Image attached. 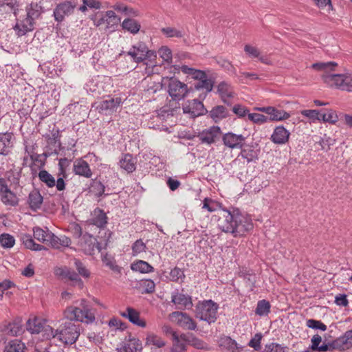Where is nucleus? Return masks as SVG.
Returning a JSON list of instances; mask_svg holds the SVG:
<instances>
[{"label":"nucleus","instance_id":"64","mask_svg":"<svg viewBox=\"0 0 352 352\" xmlns=\"http://www.w3.org/2000/svg\"><path fill=\"white\" fill-rule=\"evenodd\" d=\"M105 18L106 19H108L107 21L108 25H109L111 23L114 24L118 23L120 20V19L116 16V13L113 10L107 11L105 14Z\"/></svg>","mask_w":352,"mask_h":352},{"label":"nucleus","instance_id":"14","mask_svg":"<svg viewBox=\"0 0 352 352\" xmlns=\"http://www.w3.org/2000/svg\"><path fill=\"white\" fill-rule=\"evenodd\" d=\"M56 274L60 276L63 278L67 279L72 282L73 286H76L79 289H82L84 283L78 274L69 267H64L58 268L56 270Z\"/></svg>","mask_w":352,"mask_h":352},{"label":"nucleus","instance_id":"47","mask_svg":"<svg viewBox=\"0 0 352 352\" xmlns=\"http://www.w3.org/2000/svg\"><path fill=\"white\" fill-rule=\"evenodd\" d=\"M146 344L148 345H154L157 348H162L165 346V342L160 336L153 333L147 335Z\"/></svg>","mask_w":352,"mask_h":352},{"label":"nucleus","instance_id":"27","mask_svg":"<svg viewBox=\"0 0 352 352\" xmlns=\"http://www.w3.org/2000/svg\"><path fill=\"white\" fill-rule=\"evenodd\" d=\"M43 201V197L36 190L31 191L28 195V203L30 209L36 211L40 209Z\"/></svg>","mask_w":352,"mask_h":352},{"label":"nucleus","instance_id":"9","mask_svg":"<svg viewBox=\"0 0 352 352\" xmlns=\"http://www.w3.org/2000/svg\"><path fill=\"white\" fill-rule=\"evenodd\" d=\"M170 318L183 329L192 331L197 328L196 322L186 312L174 311L170 314Z\"/></svg>","mask_w":352,"mask_h":352},{"label":"nucleus","instance_id":"59","mask_svg":"<svg viewBox=\"0 0 352 352\" xmlns=\"http://www.w3.org/2000/svg\"><path fill=\"white\" fill-rule=\"evenodd\" d=\"M244 51L250 58H258L261 55L260 51L257 47L248 44L244 46Z\"/></svg>","mask_w":352,"mask_h":352},{"label":"nucleus","instance_id":"15","mask_svg":"<svg viewBox=\"0 0 352 352\" xmlns=\"http://www.w3.org/2000/svg\"><path fill=\"white\" fill-rule=\"evenodd\" d=\"M245 138L243 135H237L232 132L225 133L222 136L223 144L231 149L242 148L244 146Z\"/></svg>","mask_w":352,"mask_h":352},{"label":"nucleus","instance_id":"43","mask_svg":"<svg viewBox=\"0 0 352 352\" xmlns=\"http://www.w3.org/2000/svg\"><path fill=\"white\" fill-rule=\"evenodd\" d=\"M39 179L49 188L56 186L55 178L45 170H41L38 173Z\"/></svg>","mask_w":352,"mask_h":352},{"label":"nucleus","instance_id":"31","mask_svg":"<svg viewBox=\"0 0 352 352\" xmlns=\"http://www.w3.org/2000/svg\"><path fill=\"white\" fill-rule=\"evenodd\" d=\"M119 164L121 168L125 170L129 173H133L136 168V162L132 155L129 153L123 155L120 160Z\"/></svg>","mask_w":352,"mask_h":352},{"label":"nucleus","instance_id":"28","mask_svg":"<svg viewBox=\"0 0 352 352\" xmlns=\"http://www.w3.org/2000/svg\"><path fill=\"white\" fill-rule=\"evenodd\" d=\"M241 151L239 155V157H241L247 160L248 163L255 162L258 159V154L260 151L255 149L253 146H247L241 148Z\"/></svg>","mask_w":352,"mask_h":352},{"label":"nucleus","instance_id":"35","mask_svg":"<svg viewBox=\"0 0 352 352\" xmlns=\"http://www.w3.org/2000/svg\"><path fill=\"white\" fill-rule=\"evenodd\" d=\"M26 15L35 22L43 12L42 6L37 3H32L26 7Z\"/></svg>","mask_w":352,"mask_h":352},{"label":"nucleus","instance_id":"21","mask_svg":"<svg viewBox=\"0 0 352 352\" xmlns=\"http://www.w3.org/2000/svg\"><path fill=\"white\" fill-rule=\"evenodd\" d=\"M120 315L135 325L142 328L146 326V321L140 317V312L131 307H128L126 311L121 313Z\"/></svg>","mask_w":352,"mask_h":352},{"label":"nucleus","instance_id":"20","mask_svg":"<svg viewBox=\"0 0 352 352\" xmlns=\"http://www.w3.org/2000/svg\"><path fill=\"white\" fill-rule=\"evenodd\" d=\"M73 173L85 178H91L93 173L88 162L81 158L77 159L73 164Z\"/></svg>","mask_w":352,"mask_h":352},{"label":"nucleus","instance_id":"46","mask_svg":"<svg viewBox=\"0 0 352 352\" xmlns=\"http://www.w3.org/2000/svg\"><path fill=\"white\" fill-rule=\"evenodd\" d=\"M271 305L269 301L261 300L257 302L255 314L258 316H266L270 312Z\"/></svg>","mask_w":352,"mask_h":352},{"label":"nucleus","instance_id":"12","mask_svg":"<svg viewBox=\"0 0 352 352\" xmlns=\"http://www.w3.org/2000/svg\"><path fill=\"white\" fill-rule=\"evenodd\" d=\"M221 133L222 132L219 126H212L199 132L197 137L202 144L210 145L215 143L219 139Z\"/></svg>","mask_w":352,"mask_h":352},{"label":"nucleus","instance_id":"55","mask_svg":"<svg viewBox=\"0 0 352 352\" xmlns=\"http://www.w3.org/2000/svg\"><path fill=\"white\" fill-rule=\"evenodd\" d=\"M248 119L258 124H262L268 122V117L256 113H248Z\"/></svg>","mask_w":352,"mask_h":352},{"label":"nucleus","instance_id":"5","mask_svg":"<svg viewBox=\"0 0 352 352\" xmlns=\"http://www.w3.org/2000/svg\"><path fill=\"white\" fill-rule=\"evenodd\" d=\"M321 78L330 88L352 92V74L327 73L322 74Z\"/></svg>","mask_w":352,"mask_h":352},{"label":"nucleus","instance_id":"54","mask_svg":"<svg viewBox=\"0 0 352 352\" xmlns=\"http://www.w3.org/2000/svg\"><path fill=\"white\" fill-rule=\"evenodd\" d=\"M140 284L144 289L143 293L152 294L155 292V284L153 280L150 279L142 280Z\"/></svg>","mask_w":352,"mask_h":352},{"label":"nucleus","instance_id":"60","mask_svg":"<svg viewBox=\"0 0 352 352\" xmlns=\"http://www.w3.org/2000/svg\"><path fill=\"white\" fill-rule=\"evenodd\" d=\"M331 348H332V349H339L340 351L349 349L348 346H346L342 336H341L331 342Z\"/></svg>","mask_w":352,"mask_h":352},{"label":"nucleus","instance_id":"11","mask_svg":"<svg viewBox=\"0 0 352 352\" xmlns=\"http://www.w3.org/2000/svg\"><path fill=\"white\" fill-rule=\"evenodd\" d=\"M122 102L121 98H111L108 100H102L98 104L94 103L92 107H95L100 113L107 115L116 111Z\"/></svg>","mask_w":352,"mask_h":352},{"label":"nucleus","instance_id":"61","mask_svg":"<svg viewBox=\"0 0 352 352\" xmlns=\"http://www.w3.org/2000/svg\"><path fill=\"white\" fill-rule=\"evenodd\" d=\"M266 352H285V348L278 343H270L265 346Z\"/></svg>","mask_w":352,"mask_h":352},{"label":"nucleus","instance_id":"25","mask_svg":"<svg viewBox=\"0 0 352 352\" xmlns=\"http://www.w3.org/2000/svg\"><path fill=\"white\" fill-rule=\"evenodd\" d=\"M142 349V342L135 338H131L125 342L120 349H117L118 352H141Z\"/></svg>","mask_w":352,"mask_h":352},{"label":"nucleus","instance_id":"1","mask_svg":"<svg viewBox=\"0 0 352 352\" xmlns=\"http://www.w3.org/2000/svg\"><path fill=\"white\" fill-rule=\"evenodd\" d=\"M218 228L234 237L243 236L253 229L252 219L238 208L223 209L217 220Z\"/></svg>","mask_w":352,"mask_h":352},{"label":"nucleus","instance_id":"17","mask_svg":"<svg viewBox=\"0 0 352 352\" xmlns=\"http://www.w3.org/2000/svg\"><path fill=\"white\" fill-rule=\"evenodd\" d=\"M171 302L174 303L178 309H190L193 306L190 296L179 292L172 293Z\"/></svg>","mask_w":352,"mask_h":352},{"label":"nucleus","instance_id":"56","mask_svg":"<svg viewBox=\"0 0 352 352\" xmlns=\"http://www.w3.org/2000/svg\"><path fill=\"white\" fill-rule=\"evenodd\" d=\"M263 338L261 333H256L254 337L250 340L248 346L253 348L256 351H259L261 348V342Z\"/></svg>","mask_w":352,"mask_h":352},{"label":"nucleus","instance_id":"38","mask_svg":"<svg viewBox=\"0 0 352 352\" xmlns=\"http://www.w3.org/2000/svg\"><path fill=\"white\" fill-rule=\"evenodd\" d=\"M25 348V344L21 340L14 339L8 342L4 352H24Z\"/></svg>","mask_w":352,"mask_h":352},{"label":"nucleus","instance_id":"16","mask_svg":"<svg viewBox=\"0 0 352 352\" xmlns=\"http://www.w3.org/2000/svg\"><path fill=\"white\" fill-rule=\"evenodd\" d=\"M106 188L109 189V185L107 184L105 185L104 182L96 178L91 179L87 190L89 194L94 195L96 198L100 199L109 195V193H105Z\"/></svg>","mask_w":352,"mask_h":352},{"label":"nucleus","instance_id":"2","mask_svg":"<svg viewBox=\"0 0 352 352\" xmlns=\"http://www.w3.org/2000/svg\"><path fill=\"white\" fill-rule=\"evenodd\" d=\"M47 338H57L65 345H72L78 340L80 334V325L68 320L63 322L58 329L47 327L45 329Z\"/></svg>","mask_w":352,"mask_h":352},{"label":"nucleus","instance_id":"52","mask_svg":"<svg viewBox=\"0 0 352 352\" xmlns=\"http://www.w3.org/2000/svg\"><path fill=\"white\" fill-rule=\"evenodd\" d=\"M160 56L167 63H171L173 56L171 50L167 46H162L158 50Z\"/></svg>","mask_w":352,"mask_h":352},{"label":"nucleus","instance_id":"49","mask_svg":"<svg viewBox=\"0 0 352 352\" xmlns=\"http://www.w3.org/2000/svg\"><path fill=\"white\" fill-rule=\"evenodd\" d=\"M320 118V121L324 122H329L331 124L336 123L338 120L336 111H333L332 109H328L327 110L326 113H321V116Z\"/></svg>","mask_w":352,"mask_h":352},{"label":"nucleus","instance_id":"34","mask_svg":"<svg viewBox=\"0 0 352 352\" xmlns=\"http://www.w3.org/2000/svg\"><path fill=\"white\" fill-rule=\"evenodd\" d=\"M228 116V111L223 105H217L212 109L210 111V117L214 121L218 122L219 120L226 118Z\"/></svg>","mask_w":352,"mask_h":352},{"label":"nucleus","instance_id":"26","mask_svg":"<svg viewBox=\"0 0 352 352\" xmlns=\"http://www.w3.org/2000/svg\"><path fill=\"white\" fill-rule=\"evenodd\" d=\"M72 243V240L65 235L58 236L52 232L50 246L54 249H60L61 248H69Z\"/></svg>","mask_w":352,"mask_h":352},{"label":"nucleus","instance_id":"8","mask_svg":"<svg viewBox=\"0 0 352 352\" xmlns=\"http://www.w3.org/2000/svg\"><path fill=\"white\" fill-rule=\"evenodd\" d=\"M168 92L173 100L183 99L188 93L187 85L175 78H170L168 83Z\"/></svg>","mask_w":352,"mask_h":352},{"label":"nucleus","instance_id":"19","mask_svg":"<svg viewBox=\"0 0 352 352\" xmlns=\"http://www.w3.org/2000/svg\"><path fill=\"white\" fill-rule=\"evenodd\" d=\"M71 160L67 158H61L58 161V173L56 180V189L58 191H63L65 189L66 184L64 178L66 177V168L69 166Z\"/></svg>","mask_w":352,"mask_h":352},{"label":"nucleus","instance_id":"22","mask_svg":"<svg viewBox=\"0 0 352 352\" xmlns=\"http://www.w3.org/2000/svg\"><path fill=\"white\" fill-rule=\"evenodd\" d=\"M290 133L283 126H276L271 135V141L276 144H284L289 140Z\"/></svg>","mask_w":352,"mask_h":352},{"label":"nucleus","instance_id":"50","mask_svg":"<svg viewBox=\"0 0 352 352\" xmlns=\"http://www.w3.org/2000/svg\"><path fill=\"white\" fill-rule=\"evenodd\" d=\"M184 278L185 275L182 269L175 267L171 270L170 272V279L171 281L182 283L184 281Z\"/></svg>","mask_w":352,"mask_h":352},{"label":"nucleus","instance_id":"57","mask_svg":"<svg viewBox=\"0 0 352 352\" xmlns=\"http://www.w3.org/2000/svg\"><path fill=\"white\" fill-rule=\"evenodd\" d=\"M162 32L167 37L182 38L183 36L182 32L175 28H163Z\"/></svg>","mask_w":352,"mask_h":352},{"label":"nucleus","instance_id":"42","mask_svg":"<svg viewBox=\"0 0 352 352\" xmlns=\"http://www.w3.org/2000/svg\"><path fill=\"white\" fill-rule=\"evenodd\" d=\"M1 200L6 206H15L19 204L17 196L10 190L1 195Z\"/></svg>","mask_w":352,"mask_h":352},{"label":"nucleus","instance_id":"24","mask_svg":"<svg viewBox=\"0 0 352 352\" xmlns=\"http://www.w3.org/2000/svg\"><path fill=\"white\" fill-rule=\"evenodd\" d=\"M14 135L10 132L0 133V155H6L13 146Z\"/></svg>","mask_w":352,"mask_h":352},{"label":"nucleus","instance_id":"63","mask_svg":"<svg viewBox=\"0 0 352 352\" xmlns=\"http://www.w3.org/2000/svg\"><path fill=\"white\" fill-rule=\"evenodd\" d=\"M146 245L144 242L141 240H137L132 246V250L134 254H139L145 250Z\"/></svg>","mask_w":352,"mask_h":352},{"label":"nucleus","instance_id":"23","mask_svg":"<svg viewBox=\"0 0 352 352\" xmlns=\"http://www.w3.org/2000/svg\"><path fill=\"white\" fill-rule=\"evenodd\" d=\"M74 6L70 1H65L58 4L54 10V16L56 21L61 22L63 21L65 16L72 12Z\"/></svg>","mask_w":352,"mask_h":352},{"label":"nucleus","instance_id":"32","mask_svg":"<svg viewBox=\"0 0 352 352\" xmlns=\"http://www.w3.org/2000/svg\"><path fill=\"white\" fill-rule=\"evenodd\" d=\"M217 92L224 103L227 102V98H232L234 94L231 85L225 81L218 85Z\"/></svg>","mask_w":352,"mask_h":352},{"label":"nucleus","instance_id":"36","mask_svg":"<svg viewBox=\"0 0 352 352\" xmlns=\"http://www.w3.org/2000/svg\"><path fill=\"white\" fill-rule=\"evenodd\" d=\"M122 27L130 33L135 34L140 31L141 25L138 21L133 19H126L123 21Z\"/></svg>","mask_w":352,"mask_h":352},{"label":"nucleus","instance_id":"37","mask_svg":"<svg viewBox=\"0 0 352 352\" xmlns=\"http://www.w3.org/2000/svg\"><path fill=\"white\" fill-rule=\"evenodd\" d=\"M131 269L133 271L139 272L140 273H149L154 271V268L147 262L140 260L131 265Z\"/></svg>","mask_w":352,"mask_h":352},{"label":"nucleus","instance_id":"3","mask_svg":"<svg viewBox=\"0 0 352 352\" xmlns=\"http://www.w3.org/2000/svg\"><path fill=\"white\" fill-rule=\"evenodd\" d=\"M64 316L66 319L78 321L86 324H91L96 320L94 309L87 302L82 299L78 306H69L64 311Z\"/></svg>","mask_w":352,"mask_h":352},{"label":"nucleus","instance_id":"44","mask_svg":"<svg viewBox=\"0 0 352 352\" xmlns=\"http://www.w3.org/2000/svg\"><path fill=\"white\" fill-rule=\"evenodd\" d=\"M74 266L78 272V276H82L85 279H88L91 276L90 271L87 268L85 265L79 259L74 258Z\"/></svg>","mask_w":352,"mask_h":352},{"label":"nucleus","instance_id":"18","mask_svg":"<svg viewBox=\"0 0 352 352\" xmlns=\"http://www.w3.org/2000/svg\"><path fill=\"white\" fill-rule=\"evenodd\" d=\"M35 22L26 15L23 19H17L16 23L13 28L18 36L25 35L28 32L34 29Z\"/></svg>","mask_w":352,"mask_h":352},{"label":"nucleus","instance_id":"45","mask_svg":"<svg viewBox=\"0 0 352 352\" xmlns=\"http://www.w3.org/2000/svg\"><path fill=\"white\" fill-rule=\"evenodd\" d=\"M337 66V63L335 62H327V63H316L312 65V68L322 71L324 74L333 73L332 71L334 67Z\"/></svg>","mask_w":352,"mask_h":352},{"label":"nucleus","instance_id":"48","mask_svg":"<svg viewBox=\"0 0 352 352\" xmlns=\"http://www.w3.org/2000/svg\"><path fill=\"white\" fill-rule=\"evenodd\" d=\"M214 86V81L212 79H208L207 76L200 80L196 85L197 89H205L206 93H209L212 90Z\"/></svg>","mask_w":352,"mask_h":352},{"label":"nucleus","instance_id":"40","mask_svg":"<svg viewBox=\"0 0 352 352\" xmlns=\"http://www.w3.org/2000/svg\"><path fill=\"white\" fill-rule=\"evenodd\" d=\"M181 71L186 74H189L192 76L193 78L196 80H199V81L205 77H206V74L201 70L196 69L192 67H189L187 65H182L181 67Z\"/></svg>","mask_w":352,"mask_h":352},{"label":"nucleus","instance_id":"33","mask_svg":"<svg viewBox=\"0 0 352 352\" xmlns=\"http://www.w3.org/2000/svg\"><path fill=\"white\" fill-rule=\"evenodd\" d=\"M21 241L26 248L31 250L41 251L46 250V248L44 245L36 243L30 234H21Z\"/></svg>","mask_w":352,"mask_h":352},{"label":"nucleus","instance_id":"29","mask_svg":"<svg viewBox=\"0 0 352 352\" xmlns=\"http://www.w3.org/2000/svg\"><path fill=\"white\" fill-rule=\"evenodd\" d=\"M52 232L47 228L45 230L40 227L33 228L34 238L39 242L50 245Z\"/></svg>","mask_w":352,"mask_h":352},{"label":"nucleus","instance_id":"4","mask_svg":"<svg viewBox=\"0 0 352 352\" xmlns=\"http://www.w3.org/2000/svg\"><path fill=\"white\" fill-rule=\"evenodd\" d=\"M72 234L75 239H78L77 245L79 250L85 254H94L96 248L99 252L101 251V248L97 239L87 232L82 234V228L79 224L74 223L72 226Z\"/></svg>","mask_w":352,"mask_h":352},{"label":"nucleus","instance_id":"6","mask_svg":"<svg viewBox=\"0 0 352 352\" xmlns=\"http://www.w3.org/2000/svg\"><path fill=\"white\" fill-rule=\"evenodd\" d=\"M218 308L219 305L212 300L199 302L195 307V316L210 324L217 319Z\"/></svg>","mask_w":352,"mask_h":352},{"label":"nucleus","instance_id":"10","mask_svg":"<svg viewBox=\"0 0 352 352\" xmlns=\"http://www.w3.org/2000/svg\"><path fill=\"white\" fill-rule=\"evenodd\" d=\"M182 109L184 113L189 114L191 118H196L208 113L204 104L197 99L188 100L184 104Z\"/></svg>","mask_w":352,"mask_h":352},{"label":"nucleus","instance_id":"39","mask_svg":"<svg viewBox=\"0 0 352 352\" xmlns=\"http://www.w3.org/2000/svg\"><path fill=\"white\" fill-rule=\"evenodd\" d=\"M26 328L31 333H38L43 329L45 330L47 327L45 328L43 327L38 318H34L32 320L29 319L28 320Z\"/></svg>","mask_w":352,"mask_h":352},{"label":"nucleus","instance_id":"53","mask_svg":"<svg viewBox=\"0 0 352 352\" xmlns=\"http://www.w3.org/2000/svg\"><path fill=\"white\" fill-rule=\"evenodd\" d=\"M300 113L305 117L309 118L313 122L316 120L320 121L321 113L319 110L316 109H309V110H302Z\"/></svg>","mask_w":352,"mask_h":352},{"label":"nucleus","instance_id":"41","mask_svg":"<svg viewBox=\"0 0 352 352\" xmlns=\"http://www.w3.org/2000/svg\"><path fill=\"white\" fill-rule=\"evenodd\" d=\"M219 345L227 349L231 352H238L237 343L229 336H223L219 340Z\"/></svg>","mask_w":352,"mask_h":352},{"label":"nucleus","instance_id":"62","mask_svg":"<svg viewBox=\"0 0 352 352\" xmlns=\"http://www.w3.org/2000/svg\"><path fill=\"white\" fill-rule=\"evenodd\" d=\"M189 343L197 349H205L207 348L206 343L196 337L192 338V339L189 340Z\"/></svg>","mask_w":352,"mask_h":352},{"label":"nucleus","instance_id":"13","mask_svg":"<svg viewBox=\"0 0 352 352\" xmlns=\"http://www.w3.org/2000/svg\"><path fill=\"white\" fill-rule=\"evenodd\" d=\"M256 109L269 115L268 121L279 122L287 120L290 117L289 113L284 110H279L272 106L258 107Z\"/></svg>","mask_w":352,"mask_h":352},{"label":"nucleus","instance_id":"51","mask_svg":"<svg viewBox=\"0 0 352 352\" xmlns=\"http://www.w3.org/2000/svg\"><path fill=\"white\" fill-rule=\"evenodd\" d=\"M15 243L14 238L9 234H2L0 235V243L5 248H11Z\"/></svg>","mask_w":352,"mask_h":352},{"label":"nucleus","instance_id":"7","mask_svg":"<svg viewBox=\"0 0 352 352\" xmlns=\"http://www.w3.org/2000/svg\"><path fill=\"white\" fill-rule=\"evenodd\" d=\"M126 54L133 58L134 62L138 63L156 56L155 52L148 50L147 45L143 42H138L133 45Z\"/></svg>","mask_w":352,"mask_h":352},{"label":"nucleus","instance_id":"58","mask_svg":"<svg viewBox=\"0 0 352 352\" xmlns=\"http://www.w3.org/2000/svg\"><path fill=\"white\" fill-rule=\"evenodd\" d=\"M307 326L309 328L314 329H320L321 331H326L327 330V326L322 323L320 320H316L314 319H309L306 322Z\"/></svg>","mask_w":352,"mask_h":352},{"label":"nucleus","instance_id":"30","mask_svg":"<svg viewBox=\"0 0 352 352\" xmlns=\"http://www.w3.org/2000/svg\"><path fill=\"white\" fill-rule=\"evenodd\" d=\"M107 217L104 210L96 208L94 210V216L91 218V223L99 228H104L107 224Z\"/></svg>","mask_w":352,"mask_h":352}]
</instances>
